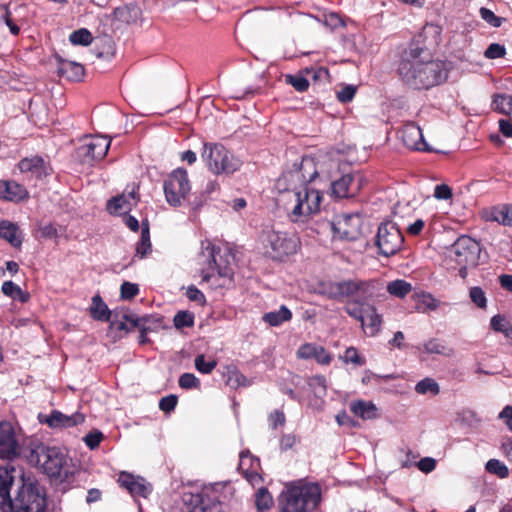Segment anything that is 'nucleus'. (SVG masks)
<instances>
[{
    "label": "nucleus",
    "instance_id": "f704fd0d",
    "mask_svg": "<svg viewBox=\"0 0 512 512\" xmlns=\"http://www.w3.org/2000/svg\"><path fill=\"white\" fill-rule=\"evenodd\" d=\"M18 232V227L15 224L7 221L0 222V237L7 240L14 247H19L22 244Z\"/></svg>",
    "mask_w": 512,
    "mask_h": 512
},
{
    "label": "nucleus",
    "instance_id": "ea45409f",
    "mask_svg": "<svg viewBox=\"0 0 512 512\" xmlns=\"http://www.w3.org/2000/svg\"><path fill=\"white\" fill-rule=\"evenodd\" d=\"M308 386L314 395L322 398L327 394V380L323 375H314L308 379Z\"/></svg>",
    "mask_w": 512,
    "mask_h": 512
},
{
    "label": "nucleus",
    "instance_id": "49530a36",
    "mask_svg": "<svg viewBox=\"0 0 512 512\" xmlns=\"http://www.w3.org/2000/svg\"><path fill=\"white\" fill-rule=\"evenodd\" d=\"M415 391L418 394H427L430 392L433 395H437L440 392V387L434 379L424 378L416 384Z\"/></svg>",
    "mask_w": 512,
    "mask_h": 512
},
{
    "label": "nucleus",
    "instance_id": "6e6552de",
    "mask_svg": "<svg viewBox=\"0 0 512 512\" xmlns=\"http://www.w3.org/2000/svg\"><path fill=\"white\" fill-rule=\"evenodd\" d=\"M317 176L314 160L302 157L300 161H295L291 168L283 171L280 181L284 183L286 190L295 192L307 187Z\"/></svg>",
    "mask_w": 512,
    "mask_h": 512
},
{
    "label": "nucleus",
    "instance_id": "603ef678",
    "mask_svg": "<svg viewBox=\"0 0 512 512\" xmlns=\"http://www.w3.org/2000/svg\"><path fill=\"white\" fill-rule=\"evenodd\" d=\"M2 292L6 296H10L13 299H19L22 302L27 300V296L22 292L21 288L12 281H5L2 284Z\"/></svg>",
    "mask_w": 512,
    "mask_h": 512
},
{
    "label": "nucleus",
    "instance_id": "9b49d317",
    "mask_svg": "<svg viewBox=\"0 0 512 512\" xmlns=\"http://www.w3.org/2000/svg\"><path fill=\"white\" fill-rule=\"evenodd\" d=\"M403 242L404 237L395 223L385 222L379 225L375 237L379 254L385 257L393 256L401 249Z\"/></svg>",
    "mask_w": 512,
    "mask_h": 512
},
{
    "label": "nucleus",
    "instance_id": "680f3d73",
    "mask_svg": "<svg viewBox=\"0 0 512 512\" xmlns=\"http://www.w3.org/2000/svg\"><path fill=\"white\" fill-rule=\"evenodd\" d=\"M324 25L331 30H335L338 27L345 26V22L338 13L330 12L324 16Z\"/></svg>",
    "mask_w": 512,
    "mask_h": 512
},
{
    "label": "nucleus",
    "instance_id": "423d86ee",
    "mask_svg": "<svg viewBox=\"0 0 512 512\" xmlns=\"http://www.w3.org/2000/svg\"><path fill=\"white\" fill-rule=\"evenodd\" d=\"M296 204L289 217L292 222L311 224L318 222L320 205L323 198L321 191L304 187L294 192Z\"/></svg>",
    "mask_w": 512,
    "mask_h": 512
},
{
    "label": "nucleus",
    "instance_id": "37998d69",
    "mask_svg": "<svg viewBox=\"0 0 512 512\" xmlns=\"http://www.w3.org/2000/svg\"><path fill=\"white\" fill-rule=\"evenodd\" d=\"M424 350L428 354H438L444 356H451L453 354V349L446 347L437 339H430L424 343Z\"/></svg>",
    "mask_w": 512,
    "mask_h": 512
},
{
    "label": "nucleus",
    "instance_id": "6ab92c4d",
    "mask_svg": "<svg viewBox=\"0 0 512 512\" xmlns=\"http://www.w3.org/2000/svg\"><path fill=\"white\" fill-rule=\"evenodd\" d=\"M85 417L81 413L65 415L58 410H53L49 415L40 418V422L46 423L51 428H69L83 423Z\"/></svg>",
    "mask_w": 512,
    "mask_h": 512
},
{
    "label": "nucleus",
    "instance_id": "4d7b16f0",
    "mask_svg": "<svg viewBox=\"0 0 512 512\" xmlns=\"http://www.w3.org/2000/svg\"><path fill=\"white\" fill-rule=\"evenodd\" d=\"M174 326L177 329H182L184 327L192 326V314L188 311H179L173 319Z\"/></svg>",
    "mask_w": 512,
    "mask_h": 512
},
{
    "label": "nucleus",
    "instance_id": "cd10ccee",
    "mask_svg": "<svg viewBox=\"0 0 512 512\" xmlns=\"http://www.w3.org/2000/svg\"><path fill=\"white\" fill-rule=\"evenodd\" d=\"M27 196L24 186L14 181H0V199L20 201Z\"/></svg>",
    "mask_w": 512,
    "mask_h": 512
},
{
    "label": "nucleus",
    "instance_id": "2eb2a0df",
    "mask_svg": "<svg viewBox=\"0 0 512 512\" xmlns=\"http://www.w3.org/2000/svg\"><path fill=\"white\" fill-rule=\"evenodd\" d=\"M341 299L351 298L355 304H365L375 295V282L372 280L341 281Z\"/></svg>",
    "mask_w": 512,
    "mask_h": 512
},
{
    "label": "nucleus",
    "instance_id": "09e8293b",
    "mask_svg": "<svg viewBox=\"0 0 512 512\" xmlns=\"http://www.w3.org/2000/svg\"><path fill=\"white\" fill-rule=\"evenodd\" d=\"M69 40L74 45L87 46L92 42L93 37L88 29L81 28L79 30L72 32L69 36Z\"/></svg>",
    "mask_w": 512,
    "mask_h": 512
},
{
    "label": "nucleus",
    "instance_id": "c85d7f7f",
    "mask_svg": "<svg viewBox=\"0 0 512 512\" xmlns=\"http://www.w3.org/2000/svg\"><path fill=\"white\" fill-rule=\"evenodd\" d=\"M486 219L512 228V203L492 207Z\"/></svg>",
    "mask_w": 512,
    "mask_h": 512
},
{
    "label": "nucleus",
    "instance_id": "a18cd8bd",
    "mask_svg": "<svg viewBox=\"0 0 512 512\" xmlns=\"http://www.w3.org/2000/svg\"><path fill=\"white\" fill-rule=\"evenodd\" d=\"M471 302L479 309H486L488 300L485 291L480 286H473L469 289Z\"/></svg>",
    "mask_w": 512,
    "mask_h": 512
},
{
    "label": "nucleus",
    "instance_id": "5701e85b",
    "mask_svg": "<svg viewBox=\"0 0 512 512\" xmlns=\"http://www.w3.org/2000/svg\"><path fill=\"white\" fill-rule=\"evenodd\" d=\"M223 378L225 384L234 390L252 385V380L243 375L235 365H227L224 368Z\"/></svg>",
    "mask_w": 512,
    "mask_h": 512
},
{
    "label": "nucleus",
    "instance_id": "f257e3e1",
    "mask_svg": "<svg viewBox=\"0 0 512 512\" xmlns=\"http://www.w3.org/2000/svg\"><path fill=\"white\" fill-rule=\"evenodd\" d=\"M47 495L38 480L11 464L0 466V511L45 512Z\"/></svg>",
    "mask_w": 512,
    "mask_h": 512
},
{
    "label": "nucleus",
    "instance_id": "f3484780",
    "mask_svg": "<svg viewBox=\"0 0 512 512\" xmlns=\"http://www.w3.org/2000/svg\"><path fill=\"white\" fill-rule=\"evenodd\" d=\"M20 455V445L14 427L9 422L0 423V459L13 460Z\"/></svg>",
    "mask_w": 512,
    "mask_h": 512
},
{
    "label": "nucleus",
    "instance_id": "4be33fe9",
    "mask_svg": "<svg viewBox=\"0 0 512 512\" xmlns=\"http://www.w3.org/2000/svg\"><path fill=\"white\" fill-rule=\"evenodd\" d=\"M224 149L225 147L221 144H204L202 159L209 171H211L213 174L219 175L218 162L222 156V153H224Z\"/></svg>",
    "mask_w": 512,
    "mask_h": 512
},
{
    "label": "nucleus",
    "instance_id": "0e129e2a",
    "mask_svg": "<svg viewBox=\"0 0 512 512\" xmlns=\"http://www.w3.org/2000/svg\"><path fill=\"white\" fill-rule=\"evenodd\" d=\"M453 196L452 189L446 184H438L434 189V197L438 200H448Z\"/></svg>",
    "mask_w": 512,
    "mask_h": 512
},
{
    "label": "nucleus",
    "instance_id": "e2e57ef3",
    "mask_svg": "<svg viewBox=\"0 0 512 512\" xmlns=\"http://www.w3.org/2000/svg\"><path fill=\"white\" fill-rule=\"evenodd\" d=\"M356 94V87L354 85H345L337 92V99L341 103H349L353 100Z\"/></svg>",
    "mask_w": 512,
    "mask_h": 512
},
{
    "label": "nucleus",
    "instance_id": "8fccbe9b",
    "mask_svg": "<svg viewBox=\"0 0 512 512\" xmlns=\"http://www.w3.org/2000/svg\"><path fill=\"white\" fill-rule=\"evenodd\" d=\"M285 81L298 92H305L309 88L308 79L300 74H287Z\"/></svg>",
    "mask_w": 512,
    "mask_h": 512
},
{
    "label": "nucleus",
    "instance_id": "58836bf2",
    "mask_svg": "<svg viewBox=\"0 0 512 512\" xmlns=\"http://www.w3.org/2000/svg\"><path fill=\"white\" fill-rule=\"evenodd\" d=\"M412 290V285L403 280V279H397L394 281H391L387 285V292L395 297L398 298H404L406 295H408Z\"/></svg>",
    "mask_w": 512,
    "mask_h": 512
},
{
    "label": "nucleus",
    "instance_id": "473e14b6",
    "mask_svg": "<svg viewBox=\"0 0 512 512\" xmlns=\"http://www.w3.org/2000/svg\"><path fill=\"white\" fill-rule=\"evenodd\" d=\"M90 313L93 319L99 321H109L113 313L108 309V306L99 295L92 298Z\"/></svg>",
    "mask_w": 512,
    "mask_h": 512
},
{
    "label": "nucleus",
    "instance_id": "c03bdc74",
    "mask_svg": "<svg viewBox=\"0 0 512 512\" xmlns=\"http://www.w3.org/2000/svg\"><path fill=\"white\" fill-rule=\"evenodd\" d=\"M216 365L217 362L215 359H206L204 354H199L194 358V368L202 374L211 373L215 369Z\"/></svg>",
    "mask_w": 512,
    "mask_h": 512
},
{
    "label": "nucleus",
    "instance_id": "aec40b11",
    "mask_svg": "<svg viewBox=\"0 0 512 512\" xmlns=\"http://www.w3.org/2000/svg\"><path fill=\"white\" fill-rule=\"evenodd\" d=\"M297 357L304 360L314 359L321 365L330 364L332 357L326 349L316 343H304L297 350Z\"/></svg>",
    "mask_w": 512,
    "mask_h": 512
},
{
    "label": "nucleus",
    "instance_id": "c756f323",
    "mask_svg": "<svg viewBox=\"0 0 512 512\" xmlns=\"http://www.w3.org/2000/svg\"><path fill=\"white\" fill-rule=\"evenodd\" d=\"M350 411L363 420H371L377 417V407L371 401H352L350 403Z\"/></svg>",
    "mask_w": 512,
    "mask_h": 512
},
{
    "label": "nucleus",
    "instance_id": "b1692460",
    "mask_svg": "<svg viewBox=\"0 0 512 512\" xmlns=\"http://www.w3.org/2000/svg\"><path fill=\"white\" fill-rule=\"evenodd\" d=\"M114 18L125 24H136L142 16L141 8L135 3L125 4L117 7L114 12Z\"/></svg>",
    "mask_w": 512,
    "mask_h": 512
},
{
    "label": "nucleus",
    "instance_id": "4c0bfd02",
    "mask_svg": "<svg viewBox=\"0 0 512 512\" xmlns=\"http://www.w3.org/2000/svg\"><path fill=\"white\" fill-rule=\"evenodd\" d=\"M341 281L320 282L317 287V293L326 296L329 299L341 300Z\"/></svg>",
    "mask_w": 512,
    "mask_h": 512
},
{
    "label": "nucleus",
    "instance_id": "4468645a",
    "mask_svg": "<svg viewBox=\"0 0 512 512\" xmlns=\"http://www.w3.org/2000/svg\"><path fill=\"white\" fill-rule=\"evenodd\" d=\"M111 139L104 136L86 138L76 151L77 158L83 164L92 165L107 154Z\"/></svg>",
    "mask_w": 512,
    "mask_h": 512
},
{
    "label": "nucleus",
    "instance_id": "dca6fc26",
    "mask_svg": "<svg viewBox=\"0 0 512 512\" xmlns=\"http://www.w3.org/2000/svg\"><path fill=\"white\" fill-rule=\"evenodd\" d=\"M267 242L273 252V258L282 259L297 251V240L286 232L271 231L267 235Z\"/></svg>",
    "mask_w": 512,
    "mask_h": 512
},
{
    "label": "nucleus",
    "instance_id": "13d9d810",
    "mask_svg": "<svg viewBox=\"0 0 512 512\" xmlns=\"http://www.w3.org/2000/svg\"><path fill=\"white\" fill-rule=\"evenodd\" d=\"M178 398L174 394L162 397L159 401V409L166 414H170L176 407Z\"/></svg>",
    "mask_w": 512,
    "mask_h": 512
},
{
    "label": "nucleus",
    "instance_id": "a19ab883",
    "mask_svg": "<svg viewBox=\"0 0 512 512\" xmlns=\"http://www.w3.org/2000/svg\"><path fill=\"white\" fill-rule=\"evenodd\" d=\"M255 505L258 511L269 510L273 505V497L267 488L261 487L255 494Z\"/></svg>",
    "mask_w": 512,
    "mask_h": 512
},
{
    "label": "nucleus",
    "instance_id": "f03ea898",
    "mask_svg": "<svg viewBox=\"0 0 512 512\" xmlns=\"http://www.w3.org/2000/svg\"><path fill=\"white\" fill-rule=\"evenodd\" d=\"M426 48L412 41L404 50L398 66L402 81L413 89H429L447 80L448 69L440 60H426Z\"/></svg>",
    "mask_w": 512,
    "mask_h": 512
},
{
    "label": "nucleus",
    "instance_id": "c9c22d12",
    "mask_svg": "<svg viewBox=\"0 0 512 512\" xmlns=\"http://www.w3.org/2000/svg\"><path fill=\"white\" fill-rule=\"evenodd\" d=\"M151 249L149 224L147 221H142L141 238L136 245V255L144 258L151 252Z\"/></svg>",
    "mask_w": 512,
    "mask_h": 512
},
{
    "label": "nucleus",
    "instance_id": "5fc2aeb1",
    "mask_svg": "<svg viewBox=\"0 0 512 512\" xmlns=\"http://www.w3.org/2000/svg\"><path fill=\"white\" fill-rule=\"evenodd\" d=\"M506 55V48L499 43H491L484 51V57L487 59L503 58Z\"/></svg>",
    "mask_w": 512,
    "mask_h": 512
},
{
    "label": "nucleus",
    "instance_id": "bb28decb",
    "mask_svg": "<svg viewBox=\"0 0 512 512\" xmlns=\"http://www.w3.org/2000/svg\"><path fill=\"white\" fill-rule=\"evenodd\" d=\"M18 166L21 172H31L37 178H42L49 174V168L46 166L44 160L38 156L24 158L19 162Z\"/></svg>",
    "mask_w": 512,
    "mask_h": 512
},
{
    "label": "nucleus",
    "instance_id": "de8ad7c7",
    "mask_svg": "<svg viewBox=\"0 0 512 512\" xmlns=\"http://www.w3.org/2000/svg\"><path fill=\"white\" fill-rule=\"evenodd\" d=\"M366 305L365 304H355L354 302L352 304H348L344 309L345 312L355 320L359 321L362 325V327L365 326V312H366Z\"/></svg>",
    "mask_w": 512,
    "mask_h": 512
},
{
    "label": "nucleus",
    "instance_id": "72a5a7b5",
    "mask_svg": "<svg viewBox=\"0 0 512 512\" xmlns=\"http://www.w3.org/2000/svg\"><path fill=\"white\" fill-rule=\"evenodd\" d=\"M365 325H367L371 336H375L381 330L382 316L377 313L374 305H366Z\"/></svg>",
    "mask_w": 512,
    "mask_h": 512
},
{
    "label": "nucleus",
    "instance_id": "e433bc0d",
    "mask_svg": "<svg viewBox=\"0 0 512 512\" xmlns=\"http://www.w3.org/2000/svg\"><path fill=\"white\" fill-rule=\"evenodd\" d=\"M492 108L500 114L511 115L512 96L505 93L495 94L492 99Z\"/></svg>",
    "mask_w": 512,
    "mask_h": 512
},
{
    "label": "nucleus",
    "instance_id": "3c124183",
    "mask_svg": "<svg viewBox=\"0 0 512 512\" xmlns=\"http://www.w3.org/2000/svg\"><path fill=\"white\" fill-rule=\"evenodd\" d=\"M0 18L3 19L12 35L17 36L19 34L20 28L17 21L12 17V13L8 6L2 5L0 7Z\"/></svg>",
    "mask_w": 512,
    "mask_h": 512
},
{
    "label": "nucleus",
    "instance_id": "79ce46f5",
    "mask_svg": "<svg viewBox=\"0 0 512 512\" xmlns=\"http://www.w3.org/2000/svg\"><path fill=\"white\" fill-rule=\"evenodd\" d=\"M485 470L492 475H496L500 479L507 478L509 476V469L504 462L498 459H490L485 464Z\"/></svg>",
    "mask_w": 512,
    "mask_h": 512
},
{
    "label": "nucleus",
    "instance_id": "a878e982",
    "mask_svg": "<svg viewBox=\"0 0 512 512\" xmlns=\"http://www.w3.org/2000/svg\"><path fill=\"white\" fill-rule=\"evenodd\" d=\"M57 72L70 81H79L84 75V67L80 63L59 58Z\"/></svg>",
    "mask_w": 512,
    "mask_h": 512
},
{
    "label": "nucleus",
    "instance_id": "864d4df0",
    "mask_svg": "<svg viewBox=\"0 0 512 512\" xmlns=\"http://www.w3.org/2000/svg\"><path fill=\"white\" fill-rule=\"evenodd\" d=\"M479 13L485 22L495 28H499L504 21V18L496 16L492 10L485 7L480 8Z\"/></svg>",
    "mask_w": 512,
    "mask_h": 512
},
{
    "label": "nucleus",
    "instance_id": "a211bd4d",
    "mask_svg": "<svg viewBox=\"0 0 512 512\" xmlns=\"http://www.w3.org/2000/svg\"><path fill=\"white\" fill-rule=\"evenodd\" d=\"M118 483L133 497L139 496L147 498L153 490L151 483H149L145 478L125 471L119 474Z\"/></svg>",
    "mask_w": 512,
    "mask_h": 512
},
{
    "label": "nucleus",
    "instance_id": "6e6d98bb",
    "mask_svg": "<svg viewBox=\"0 0 512 512\" xmlns=\"http://www.w3.org/2000/svg\"><path fill=\"white\" fill-rule=\"evenodd\" d=\"M139 293V287L135 283L123 282L120 287V296L122 299L130 300L137 296Z\"/></svg>",
    "mask_w": 512,
    "mask_h": 512
},
{
    "label": "nucleus",
    "instance_id": "2f4dec72",
    "mask_svg": "<svg viewBox=\"0 0 512 512\" xmlns=\"http://www.w3.org/2000/svg\"><path fill=\"white\" fill-rule=\"evenodd\" d=\"M291 318L292 312L285 305H281L280 308L276 311H270L263 315V321L273 327L280 326L284 322L289 321Z\"/></svg>",
    "mask_w": 512,
    "mask_h": 512
},
{
    "label": "nucleus",
    "instance_id": "ddd939ff",
    "mask_svg": "<svg viewBox=\"0 0 512 512\" xmlns=\"http://www.w3.org/2000/svg\"><path fill=\"white\" fill-rule=\"evenodd\" d=\"M364 181L360 172L343 170L339 177L331 181V197L335 199L354 197L362 188Z\"/></svg>",
    "mask_w": 512,
    "mask_h": 512
},
{
    "label": "nucleus",
    "instance_id": "052dcab7",
    "mask_svg": "<svg viewBox=\"0 0 512 512\" xmlns=\"http://www.w3.org/2000/svg\"><path fill=\"white\" fill-rule=\"evenodd\" d=\"M344 361L346 363L350 362L358 366H362L365 364L364 357L360 356L357 349L354 347H349L345 350Z\"/></svg>",
    "mask_w": 512,
    "mask_h": 512
},
{
    "label": "nucleus",
    "instance_id": "393cba45",
    "mask_svg": "<svg viewBox=\"0 0 512 512\" xmlns=\"http://www.w3.org/2000/svg\"><path fill=\"white\" fill-rule=\"evenodd\" d=\"M423 138L422 129L414 122L405 124L401 130V139L409 149L416 150Z\"/></svg>",
    "mask_w": 512,
    "mask_h": 512
},
{
    "label": "nucleus",
    "instance_id": "1a4fd4ad",
    "mask_svg": "<svg viewBox=\"0 0 512 512\" xmlns=\"http://www.w3.org/2000/svg\"><path fill=\"white\" fill-rule=\"evenodd\" d=\"M362 220L357 213H344L332 220H323L320 229L331 230L334 239L354 241L361 234Z\"/></svg>",
    "mask_w": 512,
    "mask_h": 512
},
{
    "label": "nucleus",
    "instance_id": "7c9ffc66",
    "mask_svg": "<svg viewBox=\"0 0 512 512\" xmlns=\"http://www.w3.org/2000/svg\"><path fill=\"white\" fill-rule=\"evenodd\" d=\"M242 165V162L239 158H237L232 152L224 149V153L218 162L219 166V175L225 174L230 175L234 172L238 171Z\"/></svg>",
    "mask_w": 512,
    "mask_h": 512
},
{
    "label": "nucleus",
    "instance_id": "69168bd1",
    "mask_svg": "<svg viewBox=\"0 0 512 512\" xmlns=\"http://www.w3.org/2000/svg\"><path fill=\"white\" fill-rule=\"evenodd\" d=\"M416 466L421 472L428 474L436 468V460L432 457H424L416 463Z\"/></svg>",
    "mask_w": 512,
    "mask_h": 512
},
{
    "label": "nucleus",
    "instance_id": "39448f33",
    "mask_svg": "<svg viewBox=\"0 0 512 512\" xmlns=\"http://www.w3.org/2000/svg\"><path fill=\"white\" fill-rule=\"evenodd\" d=\"M30 462L40 466L55 485H69L73 481L74 466L56 447H36L31 451Z\"/></svg>",
    "mask_w": 512,
    "mask_h": 512
},
{
    "label": "nucleus",
    "instance_id": "412c9836",
    "mask_svg": "<svg viewBox=\"0 0 512 512\" xmlns=\"http://www.w3.org/2000/svg\"><path fill=\"white\" fill-rule=\"evenodd\" d=\"M137 189L134 187L127 194L116 196L108 201L107 209L111 214H125L137 203Z\"/></svg>",
    "mask_w": 512,
    "mask_h": 512
},
{
    "label": "nucleus",
    "instance_id": "0eeeda50",
    "mask_svg": "<svg viewBox=\"0 0 512 512\" xmlns=\"http://www.w3.org/2000/svg\"><path fill=\"white\" fill-rule=\"evenodd\" d=\"M227 488L226 482L203 484L201 491L194 494L193 512H226Z\"/></svg>",
    "mask_w": 512,
    "mask_h": 512
},
{
    "label": "nucleus",
    "instance_id": "20e7f679",
    "mask_svg": "<svg viewBox=\"0 0 512 512\" xmlns=\"http://www.w3.org/2000/svg\"><path fill=\"white\" fill-rule=\"evenodd\" d=\"M321 501V486L303 480L287 483L277 498L279 512H314Z\"/></svg>",
    "mask_w": 512,
    "mask_h": 512
},
{
    "label": "nucleus",
    "instance_id": "9d476101",
    "mask_svg": "<svg viewBox=\"0 0 512 512\" xmlns=\"http://www.w3.org/2000/svg\"><path fill=\"white\" fill-rule=\"evenodd\" d=\"M190 181L187 170L175 169L164 182V193L167 202L172 206H180L190 192Z\"/></svg>",
    "mask_w": 512,
    "mask_h": 512
},
{
    "label": "nucleus",
    "instance_id": "f8f14e48",
    "mask_svg": "<svg viewBox=\"0 0 512 512\" xmlns=\"http://www.w3.org/2000/svg\"><path fill=\"white\" fill-rule=\"evenodd\" d=\"M450 257L456 263L478 265L481 257V244L468 235L459 236L450 247Z\"/></svg>",
    "mask_w": 512,
    "mask_h": 512
},
{
    "label": "nucleus",
    "instance_id": "bf43d9fd",
    "mask_svg": "<svg viewBox=\"0 0 512 512\" xmlns=\"http://www.w3.org/2000/svg\"><path fill=\"white\" fill-rule=\"evenodd\" d=\"M104 436L103 433L99 430H94L89 432L84 438V442L91 450L96 449L101 441L103 440Z\"/></svg>",
    "mask_w": 512,
    "mask_h": 512
},
{
    "label": "nucleus",
    "instance_id": "7ed1b4c3",
    "mask_svg": "<svg viewBox=\"0 0 512 512\" xmlns=\"http://www.w3.org/2000/svg\"><path fill=\"white\" fill-rule=\"evenodd\" d=\"M235 257L228 248L216 246L209 240L201 242L197 264L202 281L212 288H229L233 285Z\"/></svg>",
    "mask_w": 512,
    "mask_h": 512
},
{
    "label": "nucleus",
    "instance_id": "338daca9",
    "mask_svg": "<svg viewBox=\"0 0 512 512\" xmlns=\"http://www.w3.org/2000/svg\"><path fill=\"white\" fill-rule=\"evenodd\" d=\"M510 322L507 321L505 319L504 316L500 315V314H497V315H494L491 319H490V327L492 330H494L495 332H500L502 333V331L505 329L506 325H508Z\"/></svg>",
    "mask_w": 512,
    "mask_h": 512
},
{
    "label": "nucleus",
    "instance_id": "774afa93",
    "mask_svg": "<svg viewBox=\"0 0 512 512\" xmlns=\"http://www.w3.org/2000/svg\"><path fill=\"white\" fill-rule=\"evenodd\" d=\"M499 418L505 420L508 429L512 432V406H505L499 413Z\"/></svg>",
    "mask_w": 512,
    "mask_h": 512
}]
</instances>
